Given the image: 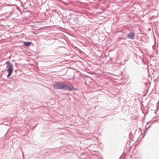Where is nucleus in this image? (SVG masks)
Segmentation results:
<instances>
[{"label": "nucleus", "instance_id": "39448f33", "mask_svg": "<svg viewBox=\"0 0 159 159\" xmlns=\"http://www.w3.org/2000/svg\"><path fill=\"white\" fill-rule=\"evenodd\" d=\"M32 43L31 42H24V44L26 45V46H29Z\"/></svg>", "mask_w": 159, "mask_h": 159}, {"label": "nucleus", "instance_id": "7ed1b4c3", "mask_svg": "<svg viewBox=\"0 0 159 159\" xmlns=\"http://www.w3.org/2000/svg\"><path fill=\"white\" fill-rule=\"evenodd\" d=\"M63 89L69 91H71L72 90H77V89H74L72 85H70L69 86L64 84H63Z\"/></svg>", "mask_w": 159, "mask_h": 159}, {"label": "nucleus", "instance_id": "20e7f679", "mask_svg": "<svg viewBox=\"0 0 159 159\" xmlns=\"http://www.w3.org/2000/svg\"><path fill=\"white\" fill-rule=\"evenodd\" d=\"M134 34L133 32L129 33L127 35L128 38L132 39H134Z\"/></svg>", "mask_w": 159, "mask_h": 159}, {"label": "nucleus", "instance_id": "f257e3e1", "mask_svg": "<svg viewBox=\"0 0 159 159\" xmlns=\"http://www.w3.org/2000/svg\"><path fill=\"white\" fill-rule=\"evenodd\" d=\"M5 64L7 65V67L8 68L7 70V71L8 73L7 76H9L11 75L12 71V65L9 61H7Z\"/></svg>", "mask_w": 159, "mask_h": 159}, {"label": "nucleus", "instance_id": "f03ea898", "mask_svg": "<svg viewBox=\"0 0 159 159\" xmlns=\"http://www.w3.org/2000/svg\"><path fill=\"white\" fill-rule=\"evenodd\" d=\"M63 83H55L53 84V87L56 89H62Z\"/></svg>", "mask_w": 159, "mask_h": 159}]
</instances>
